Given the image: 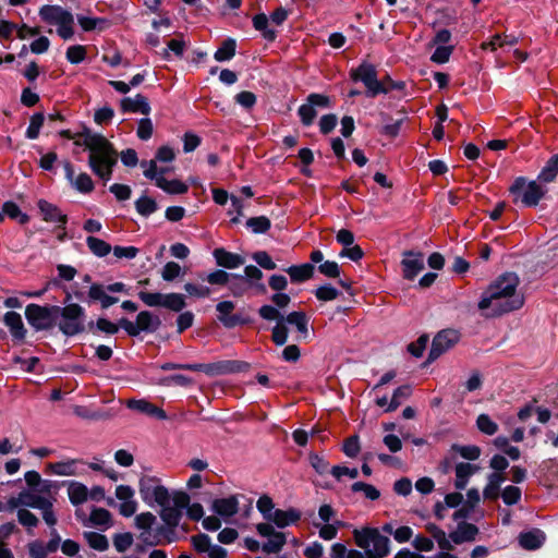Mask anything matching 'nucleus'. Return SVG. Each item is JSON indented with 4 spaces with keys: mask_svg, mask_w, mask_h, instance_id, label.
<instances>
[{
    "mask_svg": "<svg viewBox=\"0 0 558 558\" xmlns=\"http://www.w3.org/2000/svg\"><path fill=\"white\" fill-rule=\"evenodd\" d=\"M283 322L294 325L301 333H307V317L303 312H292L283 318Z\"/></svg>",
    "mask_w": 558,
    "mask_h": 558,
    "instance_id": "obj_49",
    "label": "nucleus"
},
{
    "mask_svg": "<svg viewBox=\"0 0 558 558\" xmlns=\"http://www.w3.org/2000/svg\"><path fill=\"white\" fill-rule=\"evenodd\" d=\"M112 541L116 550L118 553H124L132 546L134 538L130 532H125L116 534Z\"/></svg>",
    "mask_w": 558,
    "mask_h": 558,
    "instance_id": "obj_52",
    "label": "nucleus"
},
{
    "mask_svg": "<svg viewBox=\"0 0 558 558\" xmlns=\"http://www.w3.org/2000/svg\"><path fill=\"white\" fill-rule=\"evenodd\" d=\"M161 325L158 316L148 311H142L136 316V322L133 323L126 318L119 320V326L131 337H136L141 332H154Z\"/></svg>",
    "mask_w": 558,
    "mask_h": 558,
    "instance_id": "obj_12",
    "label": "nucleus"
},
{
    "mask_svg": "<svg viewBox=\"0 0 558 558\" xmlns=\"http://www.w3.org/2000/svg\"><path fill=\"white\" fill-rule=\"evenodd\" d=\"M40 19L48 25L57 27V34L69 40L74 36V16L60 5L46 4L39 9Z\"/></svg>",
    "mask_w": 558,
    "mask_h": 558,
    "instance_id": "obj_5",
    "label": "nucleus"
},
{
    "mask_svg": "<svg viewBox=\"0 0 558 558\" xmlns=\"http://www.w3.org/2000/svg\"><path fill=\"white\" fill-rule=\"evenodd\" d=\"M46 471L58 476H80L86 473V463L82 459H66L48 463Z\"/></svg>",
    "mask_w": 558,
    "mask_h": 558,
    "instance_id": "obj_15",
    "label": "nucleus"
},
{
    "mask_svg": "<svg viewBox=\"0 0 558 558\" xmlns=\"http://www.w3.org/2000/svg\"><path fill=\"white\" fill-rule=\"evenodd\" d=\"M515 196V201L520 199L524 206L533 207L538 204L545 191L535 181L525 182L524 179H518L510 189Z\"/></svg>",
    "mask_w": 558,
    "mask_h": 558,
    "instance_id": "obj_13",
    "label": "nucleus"
},
{
    "mask_svg": "<svg viewBox=\"0 0 558 558\" xmlns=\"http://www.w3.org/2000/svg\"><path fill=\"white\" fill-rule=\"evenodd\" d=\"M476 426L483 434L488 436L496 434L498 430V425L487 414L478 415Z\"/></svg>",
    "mask_w": 558,
    "mask_h": 558,
    "instance_id": "obj_51",
    "label": "nucleus"
},
{
    "mask_svg": "<svg viewBox=\"0 0 558 558\" xmlns=\"http://www.w3.org/2000/svg\"><path fill=\"white\" fill-rule=\"evenodd\" d=\"M453 46H437L430 60L437 64L446 63L452 54Z\"/></svg>",
    "mask_w": 558,
    "mask_h": 558,
    "instance_id": "obj_61",
    "label": "nucleus"
},
{
    "mask_svg": "<svg viewBox=\"0 0 558 558\" xmlns=\"http://www.w3.org/2000/svg\"><path fill=\"white\" fill-rule=\"evenodd\" d=\"M519 283V277L513 272L498 277L482 293L477 304L481 314L490 318L521 308L524 296L518 291Z\"/></svg>",
    "mask_w": 558,
    "mask_h": 558,
    "instance_id": "obj_2",
    "label": "nucleus"
},
{
    "mask_svg": "<svg viewBox=\"0 0 558 558\" xmlns=\"http://www.w3.org/2000/svg\"><path fill=\"white\" fill-rule=\"evenodd\" d=\"M478 468L476 465L460 462L456 465V481L454 486L457 489H464L469 483L470 477L476 473Z\"/></svg>",
    "mask_w": 558,
    "mask_h": 558,
    "instance_id": "obj_32",
    "label": "nucleus"
},
{
    "mask_svg": "<svg viewBox=\"0 0 558 558\" xmlns=\"http://www.w3.org/2000/svg\"><path fill=\"white\" fill-rule=\"evenodd\" d=\"M135 208L140 215L148 217L157 210L158 206L154 198L148 196H141L135 202Z\"/></svg>",
    "mask_w": 558,
    "mask_h": 558,
    "instance_id": "obj_46",
    "label": "nucleus"
},
{
    "mask_svg": "<svg viewBox=\"0 0 558 558\" xmlns=\"http://www.w3.org/2000/svg\"><path fill=\"white\" fill-rule=\"evenodd\" d=\"M290 278L294 282H302L310 279L314 272V266L312 264H302L299 266H290L287 269Z\"/></svg>",
    "mask_w": 558,
    "mask_h": 558,
    "instance_id": "obj_36",
    "label": "nucleus"
},
{
    "mask_svg": "<svg viewBox=\"0 0 558 558\" xmlns=\"http://www.w3.org/2000/svg\"><path fill=\"white\" fill-rule=\"evenodd\" d=\"M352 492H362L364 497L368 500H377L380 497V492L371 484L364 482H355L351 486Z\"/></svg>",
    "mask_w": 558,
    "mask_h": 558,
    "instance_id": "obj_48",
    "label": "nucleus"
},
{
    "mask_svg": "<svg viewBox=\"0 0 558 558\" xmlns=\"http://www.w3.org/2000/svg\"><path fill=\"white\" fill-rule=\"evenodd\" d=\"M157 186L168 194H184L189 190L187 184L178 179L167 180L162 177V172L157 179Z\"/></svg>",
    "mask_w": 558,
    "mask_h": 558,
    "instance_id": "obj_35",
    "label": "nucleus"
},
{
    "mask_svg": "<svg viewBox=\"0 0 558 558\" xmlns=\"http://www.w3.org/2000/svg\"><path fill=\"white\" fill-rule=\"evenodd\" d=\"M460 339V333L454 329H445L439 331L433 342L428 360L434 361L442 353L451 349Z\"/></svg>",
    "mask_w": 558,
    "mask_h": 558,
    "instance_id": "obj_17",
    "label": "nucleus"
},
{
    "mask_svg": "<svg viewBox=\"0 0 558 558\" xmlns=\"http://www.w3.org/2000/svg\"><path fill=\"white\" fill-rule=\"evenodd\" d=\"M189 371L203 372L208 376H218L239 371V364L234 361H218L214 363H194Z\"/></svg>",
    "mask_w": 558,
    "mask_h": 558,
    "instance_id": "obj_18",
    "label": "nucleus"
},
{
    "mask_svg": "<svg viewBox=\"0 0 558 558\" xmlns=\"http://www.w3.org/2000/svg\"><path fill=\"white\" fill-rule=\"evenodd\" d=\"M84 538L93 549H96L98 551H105L109 547V542L107 537L100 533L85 532Z\"/></svg>",
    "mask_w": 558,
    "mask_h": 558,
    "instance_id": "obj_44",
    "label": "nucleus"
},
{
    "mask_svg": "<svg viewBox=\"0 0 558 558\" xmlns=\"http://www.w3.org/2000/svg\"><path fill=\"white\" fill-rule=\"evenodd\" d=\"M45 117L43 113H35L29 121V125L26 130V136L29 140H35L40 133V129L44 124Z\"/></svg>",
    "mask_w": 558,
    "mask_h": 558,
    "instance_id": "obj_53",
    "label": "nucleus"
},
{
    "mask_svg": "<svg viewBox=\"0 0 558 558\" xmlns=\"http://www.w3.org/2000/svg\"><path fill=\"white\" fill-rule=\"evenodd\" d=\"M234 100L241 107L245 109H251L255 106L257 98L254 93L244 90L236 94Z\"/></svg>",
    "mask_w": 558,
    "mask_h": 558,
    "instance_id": "obj_63",
    "label": "nucleus"
},
{
    "mask_svg": "<svg viewBox=\"0 0 558 558\" xmlns=\"http://www.w3.org/2000/svg\"><path fill=\"white\" fill-rule=\"evenodd\" d=\"M3 323L9 328L13 340L23 342L26 338L27 329L24 326L22 316L16 312H7L3 316Z\"/></svg>",
    "mask_w": 558,
    "mask_h": 558,
    "instance_id": "obj_22",
    "label": "nucleus"
},
{
    "mask_svg": "<svg viewBox=\"0 0 558 558\" xmlns=\"http://www.w3.org/2000/svg\"><path fill=\"white\" fill-rule=\"evenodd\" d=\"M236 43L232 38L226 39L215 52V59L219 62L228 61L235 54Z\"/></svg>",
    "mask_w": 558,
    "mask_h": 558,
    "instance_id": "obj_41",
    "label": "nucleus"
},
{
    "mask_svg": "<svg viewBox=\"0 0 558 558\" xmlns=\"http://www.w3.org/2000/svg\"><path fill=\"white\" fill-rule=\"evenodd\" d=\"M256 530L260 536L268 537V541L262 546L264 553L277 554L283 548L286 544L284 533L275 531L270 523H259L256 525Z\"/></svg>",
    "mask_w": 558,
    "mask_h": 558,
    "instance_id": "obj_16",
    "label": "nucleus"
},
{
    "mask_svg": "<svg viewBox=\"0 0 558 558\" xmlns=\"http://www.w3.org/2000/svg\"><path fill=\"white\" fill-rule=\"evenodd\" d=\"M256 506H257L258 511L263 514L264 519L269 521L276 510V509H274V502H272L271 498L264 495V496L259 497Z\"/></svg>",
    "mask_w": 558,
    "mask_h": 558,
    "instance_id": "obj_60",
    "label": "nucleus"
},
{
    "mask_svg": "<svg viewBox=\"0 0 558 558\" xmlns=\"http://www.w3.org/2000/svg\"><path fill=\"white\" fill-rule=\"evenodd\" d=\"M228 288L234 296H242L250 290H253L247 280H245V277L242 275H232Z\"/></svg>",
    "mask_w": 558,
    "mask_h": 558,
    "instance_id": "obj_40",
    "label": "nucleus"
},
{
    "mask_svg": "<svg viewBox=\"0 0 558 558\" xmlns=\"http://www.w3.org/2000/svg\"><path fill=\"white\" fill-rule=\"evenodd\" d=\"M84 145L89 150L88 163L93 172L104 181H109L118 158L111 143L102 135L87 134Z\"/></svg>",
    "mask_w": 558,
    "mask_h": 558,
    "instance_id": "obj_3",
    "label": "nucleus"
},
{
    "mask_svg": "<svg viewBox=\"0 0 558 558\" xmlns=\"http://www.w3.org/2000/svg\"><path fill=\"white\" fill-rule=\"evenodd\" d=\"M86 244L89 251L98 257L107 256L112 250L109 243L93 235L87 236Z\"/></svg>",
    "mask_w": 558,
    "mask_h": 558,
    "instance_id": "obj_37",
    "label": "nucleus"
},
{
    "mask_svg": "<svg viewBox=\"0 0 558 558\" xmlns=\"http://www.w3.org/2000/svg\"><path fill=\"white\" fill-rule=\"evenodd\" d=\"M1 213L3 216L7 215L11 219H17L21 225H25L29 220V217L22 213L20 207L14 202H5L2 206Z\"/></svg>",
    "mask_w": 558,
    "mask_h": 558,
    "instance_id": "obj_45",
    "label": "nucleus"
},
{
    "mask_svg": "<svg viewBox=\"0 0 558 558\" xmlns=\"http://www.w3.org/2000/svg\"><path fill=\"white\" fill-rule=\"evenodd\" d=\"M403 277L413 280L424 269V257L421 253L407 252L401 262Z\"/></svg>",
    "mask_w": 558,
    "mask_h": 558,
    "instance_id": "obj_21",
    "label": "nucleus"
},
{
    "mask_svg": "<svg viewBox=\"0 0 558 558\" xmlns=\"http://www.w3.org/2000/svg\"><path fill=\"white\" fill-rule=\"evenodd\" d=\"M138 492L147 506L160 508L159 515L166 526L175 529L180 524L183 510L190 502V496L185 492H170L159 477L153 475L141 476Z\"/></svg>",
    "mask_w": 558,
    "mask_h": 558,
    "instance_id": "obj_1",
    "label": "nucleus"
},
{
    "mask_svg": "<svg viewBox=\"0 0 558 558\" xmlns=\"http://www.w3.org/2000/svg\"><path fill=\"white\" fill-rule=\"evenodd\" d=\"M245 280L251 284L253 290H255L256 293H265L266 287L262 282L263 279V272L259 268L256 266L250 265L244 268V276Z\"/></svg>",
    "mask_w": 558,
    "mask_h": 558,
    "instance_id": "obj_34",
    "label": "nucleus"
},
{
    "mask_svg": "<svg viewBox=\"0 0 558 558\" xmlns=\"http://www.w3.org/2000/svg\"><path fill=\"white\" fill-rule=\"evenodd\" d=\"M452 450L458 452L462 458L466 460H477L481 456V449L480 447L475 445H469V446H459L453 445Z\"/></svg>",
    "mask_w": 558,
    "mask_h": 558,
    "instance_id": "obj_54",
    "label": "nucleus"
},
{
    "mask_svg": "<svg viewBox=\"0 0 558 558\" xmlns=\"http://www.w3.org/2000/svg\"><path fill=\"white\" fill-rule=\"evenodd\" d=\"M28 555L31 558H47L48 554L45 549L44 542L36 539L27 545Z\"/></svg>",
    "mask_w": 558,
    "mask_h": 558,
    "instance_id": "obj_64",
    "label": "nucleus"
},
{
    "mask_svg": "<svg viewBox=\"0 0 558 558\" xmlns=\"http://www.w3.org/2000/svg\"><path fill=\"white\" fill-rule=\"evenodd\" d=\"M301 517V511L295 508H289L287 510L276 509L269 522H272L276 526L283 529L299 522Z\"/></svg>",
    "mask_w": 558,
    "mask_h": 558,
    "instance_id": "obj_26",
    "label": "nucleus"
},
{
    "mask_svg": "<svg viewBox=\"0 0 558 558\" xmlns=\"http://www.w3.org/2000/svg\"><path fill=\"white\" fill-rule=\"evenodd\" d=\"M361 450L360 440L356 435L347 438L342 446L343 453L349 458H355Z\"/></svg>",
    "mask_w": 558,
    "mask_h": 558,
    "instance_id": "obj_58",
    "label": "nucleus"
},
{
    "mask_svg": "<svg viewBox=\"0 0 558 558\" xmlns=\"http://www.w3.org/2000/svg\"><path fill=\"white\" fill-rule=\"evenodd\" d=\"M37 206L45 221L60 223L62 226L66 223V215L62 214V211L56 205L45 199H40L38 201Z\"/></svg>",
    "mask_w": 558,
    "mask_h": 558,
    "instance_id": "obj_28",
    "label": "nucleus"
},
{
    "mask_svg": "<svg viewBox=\"0 0 558 558\" xmlns=\"http://www.w3.org/2000/svg\"><path fill=\"white\" fill-rule=\"evenodd\" d=\"M65 178L71 186L82 194H89L94 191V182L89 174L83 172L75 177L74 168L71 162L63 163Z\"/></svg>",
    "mask_w": 558,
    "mask_h": 558,
    "instance_id": "obj_20",
    "label": "nucleus"
},
{
    "mask_svg": "<svg viewBox=\"0 0 558 558\" xmlns=\"http://www.w3.org/2000/svg\"><path fill=\"white\" fill-rule=\"evenodd\" d=\"M411 392H412V389L409 385L398 387L393 391L392 398H391L388 407L386 408V412H392V411L397 410L400 407L402 400L408 399L410 397Z\"/></svg>",
    "mask_w": 558,
    "mask_h": 558,
    "instance_id": "obj_43",
    "label": "nucleus"
},
{
    "mask_svg": "<svg viewBox=\"0 0 558 558\" xmlns=\"http://www.w3.org/2000/svg\"><path fill=\"white\" fill-rule=\"evenodd\" d=\"M86 48L82 45L70 46L66 50V59L73 64L81 63L86 58Z\"/></svg>",
    "mask_w": 558,
    "mask_h": 558,
    "instance_id": "obj_55",
    "label": "nucleus"
},
{
    "mask_svg": "<svg viewBox=\"0 0 558 558\" xmlns=\"http://www.w3.org/2000/svg\"><path fill=\"white\" fill-rule=\"evenodd\" d=\"M211 510L225 519L233 517L239 511V496L231 495L225 498H217L213 501Z\"/></svg>",
    "mask_w": 558,
    "mask_h": 558,
    "instance_id": "obj_23",
    "label": "nucleus"
},
{
    "mask_svg": "<svg viewBox=\"0 0 558 558\" xmlns=\"http://www.w3.org/2000/svg\"><path fill=\"white\" fill-rule=\"evenodd\" d=\"M350 77L354 82H362L366 87V94L369 97H375L379 94L388 93L389 88L384 82L377 78V71L371 63L363 62L356 69H352Z\"/></svg>",
    "mask_w": 558,
    "mask_h": 558,
    "instance_id": "obj_9",
    "label": "nucleus"
},
{
    "mask_svg": "<svg viewBox=\"0 0 558 558\" xmlns=\"http://www.w3.org/2000/svg\"><path fill=\"white\" fill-rule=\"evenodd\" d=\"M92 525L108 529L111 525V513L105 508H94L89 515Z\"/></svg>",
    "mask_w": 558,
    "mask_h": 558,
    "instance_id": "obj_38",
    "label": "nucleus"
},
{
    "mask_svg": "<svg viewBox=\"0 0 558 558\" xmlns=\"http://www.w3.org/2000/svg\"><path fill=\"white\" fill-rule=\"evenodd\" d=\"M138 298L149 307L161 306L174 312H180L185 307L184 295L180 293L162 294L159 292L140 291Z\"/></svg>",
    "mask_w": 558,
    "mask_h": 558,
    "instance_id": "obj_11",
    "label": "nucleus"
},
{
    "mask_svg": "<svg viewBox=\"0 0 558 558\" xmlns=\"http://www.w3.org/2000/svg\"><path fill=\"white\" fill-rule=\"evenodd\" d=\"M77 22L83 31L90 32L94 29H104L108 25V21L104 17H89L77 15Z\"/></svg>",
    "mask_w": 558,
    "mask_h": 558,
    "instance_id": "obj_42",
    "label": "nucleus"
},
{
    "mask_svg": "<svg viewBox=\"0 0 558 558\" xmlns=\"http://www.w3.org/2000/svg\"><path fill=\"white\" fill-rule=\"evenodd\" d=\"M56 325L59 327L60 331L68 337L83 332L85 329L84 308L76 303H71L63 307L59 306Z\"/></svg>",
    "mask_w": 558,
    "mask_h": 558,
    "instance_id": "obj_6",
    "label": "nucleus"
},
{
    "mask_svg": "<svg viewBox=\"0 0 558 558\" xmlns=\"http://www.w3.org/2000/svg\"><path fill=\"white\" fill-rule=\"evenodd\" d=\"M246 227L252 230L254 233H265L267 232L270 227V220L265 216H258L250 218L246 221Z\"/></svg>",
    "mask_w": 558,
    "mask_h": 558,
    "instance_id": "obj_50",
    "label": "nucleus"
},
{
    "mask_svg": "<svg viewBox=\"0 0 558 558\" xmlns=\"http://www.w3.org/2000/svg\"><path fill=\"white\" fill-rule=\"evenodd\" d=\"M231 277H232L231 274H228L225 270L218 269V270H215V271L208 274L206 277V280L208 283L214 284V286L216 284V286H228L229 287Z\"/></svg>",
    "mask_w": 558,
    "mask_h": 558,
    "instance_id": "obj_57",
    "label": "nucleus"
},
{
    "mask_svg": "<svg viewBox=\"0 0 558 558\" xmlns=\"http://www.w3.org/2000/svg\"><path fill=\"white\" fill-rule=\"evenodd\" d=\"M51 483L45 481L40 488H28L22 490L16 498H12L9 504L12 508L29 507L34 509L44 508L48 501L52 500L50 488Z\"/></svg>",
    "mask_w": 558,
    "mask_h": 558,
    "instance_id": "obj_8",
    "label": "nucleus"
},
{
    "mask_svg": "<svg viewBox=\"0 0 558 558\" xmlns=\"http://www.w3.org/2000/svg\"><path fill=\"white\" fill-rule=\"evenodd\" d=\"M477 534L478 529L476 527V525L468 522H462L458 524L456 531L449 534V537L454 544H462L465 542L474 541Z\"/></svg>",
    "mask_w": 558,
    "mask_h": 558,
    "instance_id": "obj_29",
    "label": "nucleus"
},
{
    "mask_svg": "<svg viewBox=\"0 0 558 558\" xmlns=\"http://www.w3.org/2000/svg\"><path fill=\"white\" fill-rule=\"evenodd\" d=\"M121 110L123 112H133V113H142V114H149L150 112V106L148 104V100L145 96L137 94L135 97H125L121 100Z\"/></svg>",
    "mask_w": 558,
    "mask_h": 558,
    "instance_id": "obj_27",
    "label": "nucleus"
},
{
    "mask_svg": "<svg viewBox=\"0 0 558 558\" xmlns=\"http://www.w3.org/2000/svg\"><path fill=\"white\" fill-rule=\"evenodd\" d=\"M112 293L129 294V289L123 282H114L108 286L93 283L88 290V300L99 302L101 308L106 310L119 302V298L111 295Z\"/></svg>",
    "mask_w": 558,
    "mask_h": 558,
    "instance_id": "obj_10",
    "label": "nucleus"
},
{
    "mask_svg": "<svg viewBox=\"0 0 558 558\" xmlns=\"http://www.w3.org/2000/svg\"><path fill=\"white\" fill-rule=\"evenodd\" d=\"M58 305L28 304L25 308V317L35 330H49L58 320Z\"/></svg>",
    "mask_w": 558,
    "mask_h": 558,
    "instance_id": "obj_7",
    "label": "nucleus"
},
{
    "mask_svg": "<svg viewBox=\"0 0 558 558\" xmlns=\"http://www.w3.org/2000/svg\"><path fill=\"white\" fill-rule=\"evenodd\" d=\"M253 26L255 29L259 31L263 35V37L268 40L272 41L276 39V32L268 27V17L264 13L256 14L253 17Z\"/></svg>",
    "mask_w": 558,
    "mask_h": 558,
    "instance_id": "obj_39",
    "label": "nucleus"
},
{
    "mask_svg": "<svg viewBox=\"0 0 558 558\" xmlns=\"http://www.w3.org/2000/svg\"><path fill=\"white\" fill-rule=\"evenodd\" d=\"M352 534L356 546L365 551L367 558H385L389 554L390 541L378 529H354Z\"/></svg>",
    "mask_w": 558,
    "mask_h": 558,
    "instance_id": "obj_4",
    "label": "nucleus"
},
{
    "mask_svg": "<svg viewBox=\"0 0 558 558\" xmlns=\"http://www.w3.org/2000/svg\"><path fill=\"white\" fill-rule=\"evenodd\" d=\"M213 256L218 266L225 267L228 269H234L242 266L245 263L243 256L228 252L227 250L219 247L215 248L213 252Z\"/></svg>",
    "mask_w": 558,
    "mask_h": 558,
    "instance_id": "obj_25",
    "label": "nucleus"
},
{
    "mask_svg": "<svg viewBox=\"0 0 558 558\" xmlns=\"http://www.w3.org/2000/svg\"><path fill=\"white\" fill-rule=\"evenodd\" d=\"M218 312V319L227 328H233L240 324V318L236 315H231L234 310V304L231 301L219 302L216 306Z\"/></svg>",
    "mask_w": 558,
    "mask_h": 558,
    "instance_id": "obj_30",
    "label": "nucleus"
},
{
    "mask_svg": "<svg viewBox=\"0 0 558 558\" xmlns=\"http://www.w3.org/2000/svg\"><path fill=\"white\" fill-rule=\"evenodd\" d=\"M558 174V155L553 156L541 171L538 179L543 182H551Z\"/></svg>",
    "mask_w": 558,
    "mask_h": 558,
    "instance_id": "obj_47",
    "label": "nucleus"
},
{
    "mask_svg": "<svg viewBox=\"0 0 558 558\" xmlns=\"http://www.w3.org/2000/svg\"><path fill=\"white\" fill-rule=\"evenodd\" d=\"M545 541V534L537 529L523 532L519 535V544L522 548L534 550L539 548Z\"/></svg>",
    "mask_w": 558,
    "mask_h": 558,
    "instance_id": "obj_31",
    "label": "nucleus"
},
{
    "mask_svg": "<svg viewBox=\"0 0 558 558\" xmlns=\"http://www.w3.org/2000/svg\"><path fill=\"white\" fill-rule=\"evenodd\" d=\"M126 407L130 410L143 413L147 416L156 417L158 420L167 418V414L161 408L156 407L145 399H130L126 401Z\"/></svg>",
    "mask_w": 558,
    "mask_h": 558,
    "instance_id": "obj_24",
    "label": "nucleus"
},
{
    "mask_svg": "<svg viewBox=\"0 0 558 558\" xmlns=\"http://www.w3.org/2000/svg\"><path fill=\"white\" fill-rule=\"evenodd\" d=\"M68 496L72 505H82L88 499V488L80 482L72 481L68 486Z\"/></svg>",
    "mask_w": 558,
    "mask_h": 558,
    "instance_id": "obj_33",
    "label": "nucleus"
},
{
    "mask_svg": "<svg viewBox=\"0 0 558 558\" xmlns=\"http://www.w3.org/2000/svg\"><path fill=\"white\" fill-rule=\"evenodd\" d=\"M135 492L129 485H119L116 488V497L120 501L119 513L122 517L130 518L135 514L138 504L134 498Z\"/></svg>",
    "mask_w": 558,
    "mask_h": 558,
    "instance_id": "obj_19",
    "label": "nucleus"
},
{
    "mask_svg": "<svg viewBox=\"0 0 558 558\" xmlns=\"http://www.w3.org/2000/svg\"><path fill=\"white\" fill-rule=\"evenodd\" d=\"M156 521L157 518L151 512H142L134 520L135 526L141 531L140 539L148 546H156L161 543L160 533L162 527L158 530V533L153 534V526Z\"/></svg>",
    "mask_w": 558,
    "mask_h": 558,
    "instance_id": "obj_14",
    "label": "nucleus"
},
{
    "mask_svg": "<svg viewBox=\"0 0 558 558\" xmlns=\"http://www.w3.org/2000/svg\"><path fill=\"white\" fill-rule=\"evenodd\" d=\"M17 520L23 526H25L27 529L36 527L38 524L37 517L34 513H32L29 510L24 509V508L19 509Z\"/></svg>",
    "mask_w": 558,
    "mask_h": 558,
    "instance_id": "obj_62",
    "label": "nucleus"
},
{
    "mask_svg": "<svg viewBox=\"0 0 558 558\" xmlns=\"http://www.w3.org/2000/svg\"><path fill=\"white\" fill-rule=\"evenodd\" d=\"M521 489L517 486H506L501 493V498L504 502L508 506L515 505L521 499Z\"/></svg>",
    "mask_w": 558,
    "mask_h": 558,
    "instance_id": "obj_56",
    "label": "nucleus"
},
{
    "mask_svg": "<svg viewBox=\"0 0 558 558\" xmlns=\"http://www.w3.org/2000/svg\"><path fill=\"white\" fill-rule=\"evenodd\" d=\"M339 294H340L339 290H337L336 288H333L330 284L322 286V287L317 288L315 291V296L319 301H324V302L336 300L339 296Z\"/></svg>",
    "mask_w": 558,
    "mask_h": 558,
    "instance_id": "obj_59",
    "label": "nucleus"
}]
</instances>
